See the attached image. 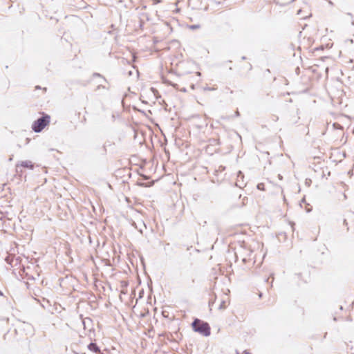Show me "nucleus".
<instances>
[{
  "mask_svg": "<svg viewBox=\"0 0 354 354\" xmlns=\"http://www.w3.org/2000/svg\"><path fill=\"white\" fill-rule=\"evenodd\" d=\"M257 187H258L259 189L261 188V186H260V185H258Z\"/></svg>",
  "mask_w": 354,
  "mask_h": 354,
  "instance_id": "ddd939ff",
  "label": "nucleus"
},
{
  "mask_svg": "<svg viewBox=\"0 0 354 354\" xmlns=\"http://www.w3.org/2000/svg\"><path fill=\"white\" fill-rule=\"evenodd\" d=\"M236 185L241 187V185H238V182L236 183Z\"/></svg>",
  "mask_w": 354,
  "mask_h": 354,
  "instance_id": "9b49d317",
  "label": "nucleus"
},
{
  "mask_svg": "<svg viewBox=\"0 0 354 354\" xmlns=\"http://www.w3.org/2000/svg\"><path fill=\"white\" fill-rule=\"evenodd\" d=\"M197 75H201V73H200V72H198V73H197Z\"/></svg>",
  "mask_w": 354,
  "mask_h": 354,
  "instance_id": "4468645a",
  "label": "nucleus"
},
{
  "mask_svg": "<svg viewBox=\"0 0 354 354\" xmlns=\"http://www.w3.org/2000/svg\"><path fill=\"white\" fill-rule=\"evenodd\" d=\"M245 59V57H242V59Z\"/></svg>",
  "mask_w": 354,
  "mask_h": 354,
  "instance_id": "2eb2a0df",
  "label": "nucleus"
},
{
  "mask_svg": "<svg viewBox=\"0 0 354 354\" xmlns=\"http://www.w3.org/2000/svg\"><path fill=\"white\" fill-rule=\"evenodd\" d=\"M135 225V227L141 233H143V230L146 229V225L142 221L138 223V224L133 223V224Z\"/></svg>",
  "mask_w": 354,
  "mask_h": 354,
  "instance_id": "20e7f679",
  "label": "nucleus"
},
{
  "mask_svg": "<svg viewBox=\"0 0 354 354\" xmlns=\"http://www.w3.org/2000/svg\"><path fill=\"white\" fill-rule=\"evenodd\" d=\"M333 125H334V127L335 128H337V129H341L342 128L341 126L339 124L335 123Z\"/></svg>",
  "mask_w": 354,
  "mask_h": 354,
  "instance_id": "0eeeda50",
  "label": "nucleus"
},
{
  "mask_svg": "<svg viewBox=\"0 0 354 354\" xmlns=\"http://www.w3.org/2000/svg\"><path fill=\"white\" fill-rule=\"evenodd\" d=\"M194 330L204 336H209L210 335V327L209 324L198 319H196L192 323Z\"/></svg>",
  "mask_w": 354,
  "mask_h": 354,
  "instance_id": "f257e3e1",
  "label": "nucleus"
},
{
  "mask_svg": "<svg viewBox=\"0 0 354 354\" xmlns=\"http://www.w3.org/2000/svg\"><path fill=\"white\" fill-rule=\"evenodd\" d=\"M243 354H250V353L249 352H248V351H244V353H243Z\"/></svg>",
  "mask_w": 354,
  "mask_h": 354,
  "instance_id": "1a4fd4ad",
  "label": "nucleus"
},
{
  "mask_svg": "<svg viewBox=\"0 0 354 354\" xmlns=\"http://www.w3.org/2000/svg\"><path fill=\"white\" fill-rule=\"evenodd\" d=\"M236 116H239V111H236Z\"/></svg>",
  "mask_w": 354,
  "mask_h": 354,
  "instance_id": "9d476101",
  "label": "nucleus"
},
{
  "mask_svg": "<svg viewBox=\"0 0 354 354\" xmlns=\"http://www.w3.org/2000/svg\"><path fill=\"white\" fill-rule=\"evenodd\" d=\"M237 177H238V182H239V178H243L244 177L243 174H242V172L241 171H239L238 172Z\"/></svg>",
  "mask_w": 354,
  "mask_h": 354,
  "instance_id": "423d86ee",
  "label": "nucleus"
},
{
  "mask_svg": "<svg viewBox=\"0 0 354 354\" xmlns=\"http://www.w3.org/2000/svg\"><path fill=\"white\" fill-rule=\"evenodd\" d=\"M199 28L198 25H193V26H191L192 29H196V28Z\"/></svg>",
  "mask_w": 354,
  "mask_h": 354,
  "instance_id": "6e6552de",
  "label": "nucleus"
},
{
  "mask_svg": "<svg viewBox=\"0 0 354 354\" xmlns=\"http://www.w3.org/2000/svg\"><path fill=\"white\" fill-rule=\"evenodd\" d=\"M257 187H258L259 189L261 188V186H260V185H258Z\"/></svg>",
  "mask_w": 354,
  "mask_h": 354,
  "instance_id": "f8f14e48",
  "label": "nucleus"
},
{
  "mask_svg": "<svg viewBox=\"0 0 354 354\" xmlns=\"http://www.w3.org/2000/svg\"><path fill=\"white\" fill-rule=\"evenodd\" d=\"M0 295H3V293L0 291Z\"/></svg>",
  "mask_w": 354,
  "mask_h": 354,
  "instance_id": "dca6fc26",
  "label": "nucleus"
},
{
  "mask_svg": "<svg viewBox=\"0 0 354 354\" xmlns=\"http://www.w3.org/2000/svg\"><path fill=\"white\" fill-rule=\"evenodd\" d=\"M88 348L94 352V353H100V350L99 348V347L96 345V344L95 343H91L88 344Z\"/></svg>",
  "mask_w": 354,
  "mask_h": 354,
  "instance_id": "39448f33",
  "label": "nucleus"
},
{
  "mask_svg": "<svg viewBox=\"0 0 354 354\" xmlns=\"http://www.w3.org/2000/svg\"><path fill=\"white\" fill-rule=\"evenodd\" d=\"M50 123V116H44L35 120L32 125V129L35 132H41Z\"/></svg>",
  "mask_w": 354,
  "mask_h": 354,
  "instance_id": "f03ea898",
  "label": "nucleus"
},
{
  "mask_svg": "<svg viewBox=\"0 0 354 354\" xmlns=\"http://www.w3.org/2000/svg\"><path fill=\"white\" fill-rule=\"evenodd\" d=\"M19 166H21L23 167L29 168L30 169H32L33 167H34L33 164L30 160L21 161V162L17 163V168H18Z\"/></svg>",
  "mask_w": 354,
  "mask_h": 354,
  "instance_id": "7ed1b4c3",
  "label": "nucleus"
}]
</instances>
